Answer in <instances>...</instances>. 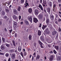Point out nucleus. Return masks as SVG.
<instances>
[{"instance_id": "nucleus-1", "label": "nucleus", "mask_w": 61, "mask_h": 61, "mask_svg": "<svg viewBox=\"0 0 61 61\" xmlns=\"http://www.w3.org/2000/svg\"><path fill=\"white\" fill-rule=\"evenodd\" d=\"M38 18L40 20H43V15L41 14H40L38 17Z\"/></svg>"}, {"instance_id": "nucleus-2", "label": "nucleus", "mask_w": 61, "mask_h": 61, "mask_svg": "<svg viewBox=\"0 0 61 61\" xmlns=\"http://www.w3.org/2000/svg\"><path fill=\"white\" fill-rule=\"evenodd\" d=\"M38 42L40 44L41 46V48H44V45L40 41H38Z\"/></svg>"}, {"instance_id": "nucleus-3", "label": "nucleus", "mask_w": 61, "mask_h": 61, "mask_svg": "<svg viewBox=\"0 0 61 61\" xmlns=\"http://www.w3.org/2000/svg\"><path fill=\"white\" fill-rule=\"evenodd\" d=\"M28 19L29 21H30V22L31 23H32V16H30V17H28Z\"/></svg>"}, {"instance_id": "nucleus-4", "label": "nucleus", "mask_w": 61, "mask_h": 61, "mask_svg": "<svg viewBox=\"0 0 61 61\" xmlns=\"http://www.w3.org/2000/svg\"><path fill=\"white\" fill-rule=\"evenodd\" d=\"M13 17L14 19H15V21H17V22L18 21V18H17V17L15 16V15H14L13 16Z\"/></svg>"}, {"instance_id": "nucleus-5", "label": "nucleus", "mask_w": 61, "mask_h": 61, "mask_svg": "<svg viewBox=\"0 0 61 61\" xmlns=\"http://www.w3.org/2000/svg\"><path fill=\"white\" fill-rule=\"evenodd\" d=\"M13 27L14 28H15L16 26H17V23L15 21H13Z\"/></svg>"}, {"instance_id": "nucleus-6", "label": "nucleus", "mask_w": 61, "mask_h": 61, "mask_svg": "<svg viewBox=\"0 0 61 61\" xmlns=\"http://www.w3.org/2000/svg\"><path fill=\"white\" fill-rule=\"evenodd\" d=\"M24 23L25 24V25H29V22H28V21L26 20H24Z\"/></svg>"}, {"instance_id": "nucleus-7", "label": "nucleus", "mask_w": 61, "mask_h": 61, "mask_svg": "<svg viewBox=\"0 0 61 61\" xmlns=\"http://www.w3.org/2000/svg\"><path fill=\"white\" fill-rule=\"evenodd\" d=\"M11 57L12 59H14L15 57V53H13L11 55Z\"/></svg>"}, {"instance_id": "nucleus-8", "label": "nucleus", "mask_w": 61, "mask_h": 61, "mask_svg": "<svg viewBox=\"0 0 61 61\" xmlns=\"http://www.w3.org/2000/svg\"><path fill=\"white\" fill-rule=\"evenodd\" d=\"M33 21L35 23H37L38 21L37 19L35 17L33 18Z\"/></svg>"}, {"instance_id": "nucleus-9", "label": "nucleus", "mask_w": 61, "mask_h": 61, "mask_svg": "<svg viewBox=\"0 0 61 61\" xmlns=\"http://www.w3.org/2000/svg\"><path fill=\"white\" fill-rule=\"evenodd\" d=\"M39 7L40 8L41 10L42 11L43 10V8L42 6V5H41V4H39Z\"/></svg>"}, {"instance_id": "nucleus-10", "label": "nucleus", "mask_w": 61, "mask_h": 61, "mask_svg": "<svg viewBox=\"0 0 61 61\" xmlns=\"http://www.w3.org/2000/svg\"><path fill=\"white\" fill-rule=\"evenodd\" d=\"M38 10H36L35 12V14L36 15H38Z\"/></svg>"}, {"instance_id": "nucleus-11", "label": "nucleus", "mask_w": 61, "mask_h": 61, "mask_svg": "<svg viewBox=\"0 0 61 61\" xmlns=\"http://www.w3.org/2000/svg\"><path fill=\"white\" fill-rule=\"evenodd\" d=\"M49 60L50 61H52V60H53V59H54V56L52 55L51 56V57H50Z\"/></svg>"}, {"instance_id": "nucleus-12", "label": "nucleus", "mask_w": 61, "mask_h": 61, "mask_svg": "<svg viewBox=\"0 0 61 61\" xmlns=\"http://www.w3.org/2000/svg\"><path fill=\"white\" fill-rule=\"evenodd\" d=\"M26 2H27V0H26V2H25L26 4H25V6H24V7H27V6H29V5H28V3H26Z\"/></svg>"}, {"instance_id": "nucleus-13", "label": "nucleus", "mask_w": 61, "mask_h": 61, "mask_svg": "<svg viewBox=\"0 0 61 61\" xmlns=\"http://www.w3.org/2000/svg\"><path fill=\"white\" fill-rule=\"evenodd\" d=\"M1 14L2 15H5V12L4 10H2L1 12Z\"/></svg>"}, {"instance_id": "nucleus-14", "label": "nucleus", "mask_w": 61, "mask_h": 61, "mask_svg": "<svg viewBox=\"0 0 61 61\" xmlns=\"http://www.w3.org/2000/svg\"><path fill=\"white\" fill-rule=\"evenodd\" d=\"M45 32L47 34H49V33H50V31H49V30L48 29H46Z\"/></svg>"}, {"instance_id": "nucleus-15", "label": "nucleus", "mask_w": 61, "mask_h": 61, "mask_svg": "<svg viewBox=\"0 0 61 61\" xmlns=\"http://www.w3.org/2000/svg\"><path fill=\"white\" fill-rule=\"evenodd\" d=\"M46 22L47 24L49 22V20L48 18H46Z\"/></svg>"}, {"instance_id": "nucleus-16", "label": "nucleus", "mask_w": 61, "mask_h": 61, "mask_svg": "<svg viewBox=\"0 0 61 61\" xmlns=\"http://www.w3.org/2000/svg\"><path fill=\"white\" fill-rule=\"evenodd\" d=\"M28 12L30 13H31L32 12V9L31 8H29L28 10Z\"/></svg>"}, {"instance_id": "nucleus-17", "label": "nucleus", "mask_w": 61, "mask_h": 61, "mask_svg": "<svg viewBox=\"0 0 61 61\" xmlns=\"http://www.w3.org/2000/svg\"><path fill=\"white\" fill-rule=\"evenodd\" d=\"M18 51L19 52H21V50H22V48L21 47H19L18 48Z\"/></svg>"}, {"instance_id": "nucleus-18", "label": "nucleus", "mask_w": 61, "mask_h": 61, "mask_svg": "<svg viewBox=\"0 0 61 61\" xmlns=\"http://www.w3.org/2000/svg\"><path fill=\"white\" fill-rule=\"evenodd\" d=\"M10 53H15V50L13 49H11L10 50Z\"/></svg>"}, {"instance_id": "nucleus-19", "label": "nucleus", "mask_w": 61, "mask_h": 61, "mask_svg": "<svg viewBox=\"0 0 61 61\" xmlns=\"http://www.w3.org/2000/svg\"><path fill=\"white\" fill-rule=\"evenodd\" d=\"M38 36H40L41 35V31L40 30H39L38 31Z\"/></svg>"}, {"instance_id": "nucleus-20", "label": "nucleus", "mask_w": 61, "mask_h": 61, "mask_svg": "<svg viewBox=\"0 0 61 61\" xmlns=\"http://www.w3.org/2000/svg\"><path fill=\"white\" fill-rule=\"evenodd\" d=\"M14 13L15 15H17V11L16 10H14Z\"/></svg>"}, {"instance_id": "nucleus-21", "label": "nucleus", "mask_w": 61, "mask_h": 61, "mask_svg": "<svg viewBox=\"0 0 61 61\" xmlns=\"http://www.w3.org/2000/svg\"><path fill=\"white\" fill-rule=\"evenodd\" d=\"M47 11L48 12L50 13V9L49 8H48L47 9Z\"/></svg>"}, {"instance_id": "nucleus-22", "label": "nucleus", "mask_w": 61, "mask_h": 61, "mask_svg": "<svg viewBox=\"0 0 61 61\" xmlns=\"http://www.w3.org/2000/svg\"><path fill=\"white\" fill-rule=\"evenodd\" d=\"M1 49L3 50V49H5V48L4 47V46L3 45H1Z\"/></svg>"}, {"instance_id": "nucleus-23", "label": "nucleus", "mask_w": 61, "mask_h": 61, "mask_svg": "<svg viewBox=\"0 0 61 61\" xmlns=\"http://www.w3.org/2000/svg\"><path fill=\"white\" fill-rule=\"evenodd\" d=\"M21 10V7L20 6H19L17 8V10L19 11H20Z\"/></svg>"}, {"instance_id": "nucleus-24", "label": "nucleus", "mask_w": 61, "mask_h": 61, "mask_svg": "<svg viewBox=\"0 0 61 61\" xmlns=\"http://www.w3.org/2000/svg\"><path fill=\"white\" fill-rule=\"evenodd\" d=\"M39 58H40V55H37L36 57V59H39Z\"/></svg>"}, {"instance_id": "nucleus-25", "label": "nucleus", "mask_w": 61, "mask_h": 61, "mask_svg": "<svg viewBox=\"0 0 61 61\" xmlns=\"http://www.w3.org/2000/svg\"><path fill=\"white\" fill-rule=\"evenodd\" d=\"M29 40H31L32 39V36H31V35H30L29 36Z\"/></svg>"}, {"instance_id": "nucleus-26", "label": "nucleus", "mask_w": 61, "mask_h": 61, "mask_svg": "<svg viewBox=\"0 0 61 61\" xmlns=\"http://www.w3.org/2000/svg\"><path fill=\"white\" fill-rule=\"evenodd\" d=\"M46 25H43V27H42V28L43 30L44 29H45L46 28Z\"/></svg>"}, {"instance_id": "nucleus-27", "label": "nucleus", "mask_w": 61, "mask_h": 61, "mask_svg": "<svg viewBox=\"0 0 61 61\" xmlns=\"http://www.w3.org/2000/svg\"><path fill=\"white\" fill-rule=\"evenodd\" d=\"M40 38L41 40H42V41H44V37L43 36H41Z\"/></svg>"}, {"instance_id": "nucleus-28", "label": "nucleus", "mask_w": 61, "mask_h": 61, "mask_svg": "<svg viewBox=\"0 0 61 61\" xmlns=\"http://www.w3.org/2000/svg\"><path fill=\"white\" fill-rule=\"evenodd\" d=\"M55 47L56 49H57V50H58V48H59V47L58 46H55Z\"/></svg>"}, {"instance_id": "nucleus-29", "label": "nucleus", "mask_w": 61, "mask_h": 61, "mask_svg": "<svg viewBox=\"0 0 61 61\" xmlns=\"http://www.w3.org/2000/svg\"><path fill=\"white\" fill-rule=\"evenodd\" d=\"M12 42L13 45H14V46H15V41H12Z\"/></svg>"}, {"instance_id": "nucleus-30", "label": "nucleus", "mask_w": 61, "mask_h": 61, "mask_svg": "<svg viewBox=\"0 0 61 61\" xmlns=\"http://www.w3.org/2000/svg\"><path fill=\"white\" fill-rule=\"evenodd\" d=\"M5 56L6 57H7L9 56V53H6L5 54Z\"/></svg>"}, {"instance_id": "nucleus-31", "label": "nucleus", "mask_w": 61, "mask_h": 61, "mask_svg": "<svg viewBox=\"0 0 61 61\" xmlns=\"http://www.w3.org/2000/svg\"><path fill=\"white\" fill-rule=\"evenodd\" d=\"M55 23L57 25L58 24V23H57V20H56V19H55Z\"/></svg>"}, {"instance_id": "nucleus-32", "label": "nucleus", "mask_w": 61, "mask_h": 61, "mask_svg": "<svg viewBox=\"0 0 61 61\" xmlns=\"http://www.w3.org/2000/svg\"><path fill=\"white\" fill-rule=\"evenodd\" d=\"M24 56H26V55H27V53H26V52L25 51L24 53Z\"/></svg>"}, {"instance_id": "nucleus-33", "label": "nucleus", "mask_w": 61, "mask_h": 61, "mask_svg": "<svg viewBox=\"0 0 61 61\" xmlns=\"http://www.w3.org/2000/svg\"><path fill=\"white\" fill-rule=\"evenodd\" d=\"M51 20H53L54 19V16L52 15L51 16Z\"/></svg>"}, {"instance_id": "nucleus-34", "label": "nucleus", "mask_w": 61, "mask_h": 61, "mask_svg": "<svg viewBox=\"0 0 61 61\" xmlns=\"http://www.w3.org/2000/svg\"><path fill=\"white\" fill-rule=\"evenodd\" d=\"M19 20H20V19H21V15L19 16Z\"/></svg>"}, {"instance_id": "nucleus-35", "label": "nucleus", "mask_w": 61, "mask_h": 61, "mask_svg": "<svg viewBox=\"0 0 61 61\" xmlns=\"http://www.w3.org/2000/svg\"><path fill=\"white\" fill-rule=\"evenodd\" d=\"M21 56L22 57L24 58V55H23V53H21Z\"/></svg>"}, {"instance_id": "nucleus-36", "label": "nucleus", "mask_w": 61, "mask_h": 61, "mask_svg": "<svg viewBox=\"0 0 61 61\" xmlns=\"http://www.w3.org/2000/svg\"><path fill=\"white\" fill-rule=\"evenodd\" d=\"M33 56H34V57H35L36 56V52H34L33 54Z\"/></svg>"}, {"instance_id": "nucleus-37", "label": "nucleus", "mask_w": 61, "mask_h": 61, "mask_svg": "<svg viewBox=\"0 0 61 61\" xmlns=\"http://www.w3.org/2000/svg\"><path fill=\"white\" fill-rule=\"evenodd\" d=\"M20 2L21 3H23L24 2V0H21Z\"/></svg>"}, {"instance_id": "nucleus-38", "label": "nucleus", "mask_w": 61, "mask_h": 61, "mask_svg": "<svg viewBox=\"0 0 61 61\" xmlns=\"http://www.w3.org/2000/svg\"><path fill=\"white\" fill-rule=\"evenodd\" d=\"M58 59L59 60H61V57L60 56H59L58 58Z\"/></svg>"}, {"instance_id": "nucleus-39", "label": "nucleus", "mask_w": 61, "mask_h": 61, "mask_svg": "<svg viewBox=\"0 0 61 61\" xmlns=\"http://www.w3.org/2000/svg\"><path fill=\"white\" fill-rule=\"evenodd\" d=\"M6 12L7 13H8L9 12V10L8 9H6Z\"/></svg>"}, {"instance_id": "nucleus-40", "label": "nucleus", "mask_w": 61, "mask_h": 61, "mask_svg": "<svg viewBox=\"0 0 61 61\" xmlns=\"http://www.w3.org/2000/svg\"><path fill=\"white\" fill-rule=\"evenodd\" d=\"M54 53L55 54H56V51L55 50H54Z\"/></svg>"}, {"instance_id": "nucleus-41", "label": "nucleus", "mask_w": 61, "mask_h": 61, "mask_svg": "<svg viewBox=\"0 0 61 61\" xmlns=\"http://www.w3.org/2000/svg\"><path fill=\"white\" fill-rule=\"evenodd\" d=\"M2 41L4 42H5V38H2Z\"/></svg>"}, {"instance_id": "nucleus-42", "label": "nucleus", "mask_w": 61, "mask_h": 61, "mask_svg": "<svg viewBox=\"0 0 61 61\" xmlns=\"http://www.w3.org/2000/svg\"><path fill=\"white\" fill-rule=\"evenodd\" d=\"M4 19H6L7 18V16H5L3 17Z\"/></svg>"}, {"instance_id": "nucleus-43", "label": "nucleus", "mask_w": 61, "mask_h": 61, "mask_svg": "<svg viewBox=\"0 0 61 61\" xmlns=\"http://www.w3.org/2000/svg\"><path fill=\"white\" fill-rule=\"evenodd\" d=\"M6 46L8 47L9 46V45L8 44H6Z\"/></svg>"}, {"instance_id": "nucleus-44", "label": "nucleus", "mask_w": 61, "mask_h": 61, "mask_svg": "<svg viewBox=\"0 0 61 61\" xmlns=\"http://www.w3.org/2000/svg\"><path fill=\"white\" fill-rule=\"evenodd\" d=\"M56 34V31H54V35H55Z\"/></svg>"}, {"instance_id": "nucleus-45", "label": "nucleus", "mask_w": 61, "mask_h": 61, "mask_svg": "<svg viewBox=\"0 0 61 61\" xmlns=\"http://www.w3.org/2000/svg\"><path fill=\"white\" fill-rule=\"evenodd\" d=\"M58 1L59 3H61V0H58Z\"/></svg>"}, {"instance_id": "nucleus-46", "label": "nucleus", "mask_w": 61, "mask_h": 61, "mask_svg": "<svg viewBox=\"0 0 61 61\" xmlns=\"http://www.w3.org/2000/svg\"><path fill=\"white\" fill-rule=\"evenodd\" d=\"M42 26V24L41 23L40 24V25L39 26V27H41V26Z\"/></svg>"}, {"instance_id": "nucleus-47", "label": "nucleus", "mask_w": 61, "mask_h": 61, "mask_svg": "<svg viewBox=\"0 0 61 61\" xmlns=\"http://www.w3.org/2000/svg\"><path fill=\"white\" fill-rule=\"evenodd\" d=\"M0 55H4V53L2 52H0Z\"/></svg>"}, {"instance_id": "nucleus-48", "label": "nucleus", "mask_w": 61, "mask_h": 61, "mask_svg": "<svg viewBox=\"0 0 61 61\" xmlns=\"http://www.w3.org/2000/svg\"><path fill=\"white\" fill-rule=\"evenodd\" d=\"M23 24V21L21 22L20 23V25H22V24Z\"/></svg>"}, {"instance_id": "nucleus-49", "label": "nucleus", "mask_w": 61, "mask_h": 61, "mask_svg": "<svg viewBox=\"0 0 61 61\" xmlns=\"http://www.w3.org/2000/svg\"><path fill=\"white\" fill-rule=\"evenodd\" d=\"M58 22H60L61 21V19H59L58 20Z\"/></svg>"}, {"instance_id": "nucleus-50", "label": "nucleus", "mask_w": 61, "mask_h": 61, "mask_svg": "<svg viewBox=\"0 0 61 61\" xmlns=\"http://www.w3.org/2000/svg\"><path fill=\"white\" fill-rule=\"evenodd\" d=\"M36 43H35L34 44V46H36Z\"/></svg>"}, {"instance_id": "nucleus-51", "label": "nucleus", "mask_w": 61, "mask_h": 61, "mask_svg": "<svg viewBox=\"0 0 61 61\" xmlns=\"http://www.w3.org/2000/svg\"><path fill=\"white\" fill-rule=\"evenodd\" d=\"M34 56H33L32 57V60L33 61L34 60Z\"/></svg>"}, {"instance_id": "nucleus-52", "label": "nucleus", "mask_w": 61, "mask_h": 61, "mask_svg": "<svg viewBox=\"0 0 61 61\" xmlns=\"http://www.w3.org/2000/svg\"><path fill=\"white\" fill-rule=\"evenodd\" d=\"M43 4H46V1H43Z\"/></svg>"}, {"instance_id": "nucleus-53", "label": "nucleus", "mask_w": 61, "mask_h": 61, "mask_svg": "<svg viewBox=\"0 0 61 61\" xmlns=\"http://www.w3.org/2000/svg\"><path fill=\"white\" fill-rule=\"evenodd\" d=\"M61 28H59V32H61Z\"/></svg>"}, {"instance_id": "nucleus-54", "label": "nucleus", "mask_w": 61, "mask_h": 61, "mask_svg": "<svg viewBox=\"0 0 61 61\" xmlns=\"http://www.w3.org/2000/svg\"><path fill=\"white\" fill-rule=\"evenodd\" d=\"M4 30H5V31H7V29H6V28H5Z\"/></svg>"}, {"instance_id": "nucleus-55", "label": "nucleus", "mask_w": 61, "mask_h": 61, "mask_svg": "<svg viewBox=\"0 0 61 61\" xmlns=\"http://www.w3.org/2000/svg\"><path fill=\"white\" fill-rule=\"evenodd\" d=\"M8 61H11V58H10L9 59Z\"/></svg>"}, {"instance_id": "nucleus-56", "label": "nucleus", "mask_w": 61, "mask_h": 61, "mask_svg": "<svg viewBox=\"0 0 61 61\" xmlns=\"http://www.w3.org/2000/svg\"><path fill=\"white\" fill-rule=\"evenodd\" d=\"M46 41H47V42H48L49 41V39H47L46 40Z\"/></svg>"}, {"instance_id": "nucleus-57", "label": "nucleus", "mask_w": 61, "mask_h": 61, "mask_svg": "<svg viewBox=\"0 0 61 61\" xmlns=\"http://www.w3.org/2000/svg\"><path fill=\"white\" fill-rule=\"evenodd\" d=\"M25 46H27V45L26 44V42L25 43Z\"/></svg>"}, {"instance_id": "nucleus-58", "label": "nucleus", "mask_w": 61, "mask_h": 61, "mask_svg": "<svg viewBox=\"0 0 61 61\" xmlns=\"http://www.w3.org/2000/svg\"><path fill=\"white\" fill-rule=\"evenodd\" d=\"M12 31V30H10V33H11Z\"/></svg>"}, {"instance_id": "nucleus-59", "label": "nucleus", "mask_w": 61, "mask_h": 61, "mask_svg": "<svg viewBox=\"0 0 61 61\" xmlns=\"http://www.w3.org/2000/svg\"><path fill=\"white\" fill-rule=\"evenodd\" d=\"M32 56V55H30L29 56V57L30 58H31V57Z\"/></svg>"}, {"instance_id": "nucleus-60", "label": "nucleus", "mask_w": 61, "mask_h": 61, "mask_svg": "<svg viewBox=\"0 0 61 61\" xmlns=\"http://www.w3.org/2000/svg\"><path fill=\"white\" fill-rule=\"evenodd\" d=\"M50 30H51V29H52V27H50Z\"/></svg>"}, {"instance_id": "nucleus-61", "label": "nucleus", "mask_w": 61, "mask_h": 61, "mask_svg": "<svg viewBox=\"0 0 61 61\" xmlns=\"http://www.w3.org/2000/svg\"><path fill=\"white\" fill-rule=\"evenodd\" d=\"M42 0H40V3L41 4V3H42Z\"/></svg>"}, {"instance_id": "nucleus-62", "label": "nucleus", "mask_w": 61, "mask_h": 61, "mask_svg": "<svg viewBox=\"0 0 61 61\" xmlns=\"http://www.w3.org/2000/svg\"><path fill=\"white\" fill-rule=\"evenodd\" d=\"M0 43H1V38L0 37Z\"/></svg>"}, {"instance_id": "nucleus-63", "label": "nucleus", "mask_w": 61, "mask_h": 61, "mask_svg": "<svg viewBox=\"0 0 61 61\" xmlns=\"http://www.w3.org/2000/svg\"><path fill=\"white\" fill-rule=\"evenodd\" d=\"M0 25H2V22L0 21Z\"/></svg>"}, {"instance_id": "nucleus-64", "label": "nucleus", "mask_w": 61, "mask_h": 61, "mask_svg": "<svg viewBox=\"0 0 61 61\" xmlns=\"http://www.w3.org/2000/svg\"><path fill=\"white\" fill-rule=\"evenodd\" d=\"M56 6V4H54V7H55Z\"/></svg>"}]
</instances>
